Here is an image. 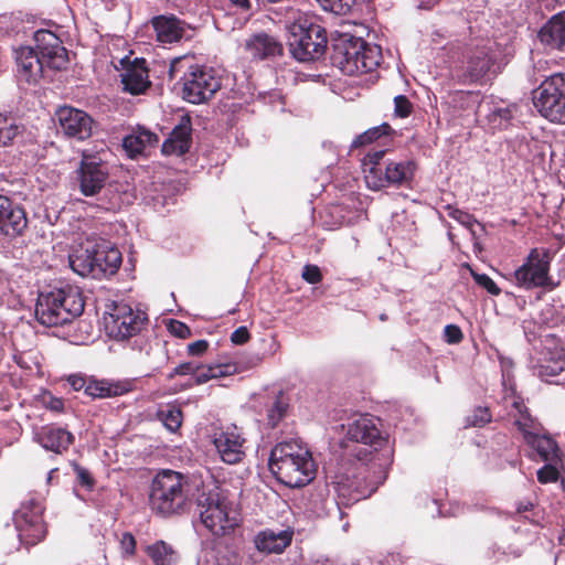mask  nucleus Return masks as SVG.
Listing matches in <instances>:
<instances>
[{"mask_svg":"<svg viewBox=\"0 0 565 565\" xmlns=\"http://www.w3.org/2000/svg\"><path fill=\"white\" fill-rule=\"evenodd\" d=\"M199 491V484L189 476L164 469L151 481L149 504L152 512L163 518L182 515L191 511Z\"/></svg>","mask_w":565,"mask_h":565,"instance_id":"obj_1","label":"nucleus"},{"mask_svg":"<svg viewBox=\"0 0 565 565\" xmlns=\"http://www.w3.org/2000/svg\"><path fill=\"white\" fill-rule=\"evenodd\" d=\"M35 46H20L14 50L17 72L20 78L28 83H36L43 75L44 68L64 70L68 64L66 49L62 41L49 30H38L34 33Z\"/></svg>","mask_w":565,"mask_h":565,"instance_id":"obj_2","label":"nucleus"},{"mask_svg":"<svg viewBox=\"0 0 565 565\" xmlns=\"http://www.w3.org/2000/svg\"><path fill=\"white\" fill-rule=\"evenodd\" d=\"M269 468L277 480L289 488L309 484L317 473L309 448L296 438L278 443L271 449Z\"/></svg>","mask_w":565,"mask_h":565,"instance_id":"obj_3","label":"nucleus"},{"mask_svg":"<svg viewBox=\"0 0 565 565\" xmlns=\"http://www.w3.org/2000/svg\"><path fill=\"white\" fill-rule=\"evenodd\" d=\"M84 307L81 289L65 284L40 292L35 306V317L41 324L46 327L63 326L79 317Z\"/></svg>","mask_w":565,"mask_h":565,"instance_id":"obj_4","label":"nucleus"},{"mask_svg":"<svg viewBox=\"0 0 565 565\" xmlns=\"http://www.w3.org/2000/svg\"><path fill=\"white\" fill-rule=\"evenodd\" d=\"M182 74V97L191 104H203L210 100L221 88V77L212 67L193 63L189 56H180L170 63L169 76L171 79Z\"/></svg>","mask_w":565,"mask_h":565,"instance_id":"obj_5","label":"nucleus"},{"mask_svg":"<svg viewBox=\"0 0 565 565\" xmlns=\"http://www.w3.org/2000/svg\"><path fill=\"white\" fill-rule=\"evenodd\" d=\"M195 502L202 524L212 534L224 536L238 525L237 510L217 488L207 491L203 489L196 495Z\"/></svg>","mask_w":565,"mask_h":565,"instance_id":"obj_6","label":"nucleus"},{"mask_svg":"<svg viewBox=\"0 0 565 565\" xmlns=\"http://www.w3.org/2000/svg\"><path fill=\"white\" fill-rule=\"evenodd\" d=\"M381 49L361 38L350 36L337 45L335 58L341 70L349 74H363L375 70L381 61Z\"/></svg>","mask_w":565,"mask_h":565,"instance_id":"obj_7","label":"nucleus"},{"mask_svg":"<svg viewBox=\"0 0 565 565\" xmlns=\"http://www.w3.org/2000/svg\"><path fill=\"white\" fill-rule=\"evenodd\" d=\"M288 46L292 56L300 62L317 60L327 47L326 30L307 19L299 20L289 28Z\"/></svg>","mask_w":565,"mask_h":565,"instance_id":"obj_8","label":"nucleus"},{"mask_svg":"<svg viewBox=\"0 0 565 565\" xmlns=\"http://www.w3.org/2000/svg\"><path fill=\"white\" fill-rule=\"evenodd\" d=\"M554 254L548 248H532L524 263L514 271L515 284L526 290L539 287L554 289L556 284L550 277Z\"/></svg>","mask_w":565,"mask_h":565,"instance_id":"obj_9","label":"nucleus"},{"mask_svg":"<svg viewBox=\"0 0 565 565\" xmlns=\"http://www.w3.org/2000/svg\"><path fill=\"white\" fill-rule=\"evenodd\" d=\"M537 111L552 122L565 124V74H554L533 92Z\"/></svg>","mask_w":565,"mask_h":565,"instance_id":"obj_10","label":"nucleus"},{"mask_svg":"<svg viewBox=\"0 0 565 565\" xmlns=\"http://www.w3.org/2000/svg\"><path fill=\"white\" fill-rule=\"evenodd\" d=\"M109 177L106 162L98 156L83 152L76 180L79 191L86 196H94L105 186Z\"/></svg>","mask_w":565,"mask_h":565,"instance_id":"obj_11","label":"nucleus"},{"mask_svg":"<svg viewBox=\"0 0 565 565\" xmlns=\"http://www.w3.org/2000/svg\"><path fill=\"white\" fill-rule=\"evenodd\" d=\"M14 523L20 540L26 544H36L45 536L42 507L35 500H30L20 507L14 514Z\"/></svg>","mask_w":565,"mask_h":565,"instance_id":"obj_12","label":"nucleus"},{"mask_svg":"<svg viewBox=\"0 0 565 565\" xmlns=\"http://www.w3.org/2000/svg\"><path fill=\"white\" fill-rule=\"evenodd\" d=\"M145 321L146 317L140 312H135L131 307L116 305L106 320V328L110 337L117 340H125L137 334Z\"/></svg>","mask_w":565,"mask_h":565,"instance_id":"obj_13","label":"nucleus"},{"mask_svg":"<svg viewBox=\"0 0 565 565\" xmlns=\"http://www.w3.org/2000/svg\"><path fill=\"white\" fill-rule=\"evenodd\" d=\"M55 117L66 136L77 140H85L90 137L94 121L84 110L63 106L56 110Z\"/></svg>","mask_w":565,"mask_h":565,"instance_id":"obj_14","label":"nucleus"},{"mask_svg":"<svg viewBox=\"0 0 565 565\" xmlns=\"http://www.w3.org/2000/svg\"><path fill=\"white\" fill-rule=\"evenodd\" d=\"M213 444L221 459L225 463H238L245 456V438L238 431L236 426L227 427L226 429L214 433Z\"/></svg>","mask_w":565,"mask_h":565,"instance_id":"obj_15","label":"nucleus"},{"mask_svg":"<svg viewBox=\"0 0 565 565\" xmlns=\"http://www.w3.org/2000/svg\"><path fill=\"white\" fill-rule=\"evenodd\" d=\"M347 437L351 441L373 447L375 450L386 441L377 426V419L369 415H360L349 423Z\"/></svg>","mask_w":565,"mask_h":565,"instance_id":"obj_16","label":"nucleus"},{"mask_svg":"<svg viewBox=\"0 0 565 565\" xmlns=\"http://www.w3.org/2000/svg\"><path fill=\"white\" fill-rule=\"evenodd\" d=\"M26 225L24 210L9 198L0 195V233L8 237H17L23 233Z\"/></svg>","mask_w":565,"mask_h":565,"instance_id":"obj_17","label":"nucleus"},{"mask_svg":"<svg viewBox=\"0 0 565 565\" xmlns=\"http://www.w3.org/2000/svg\"><path fill=\"white\" fill-rule=\"evenodd\" d=\"M387 157L385 150L369 152L362 160L364 180L369 189L381 190L387 186Z\"/></svg>","mask_w":565,"mask_h":565,"instance_id":"obj_18","label":"nucleus"},{"mask_svg":"<svg viewBox=\"0 0 565 565\" xmlns=\"http://www.w3.org/2000/svg\"><path fill=\"white\" fill-rule=\"evenodd\" d=\"M95 247H98L96 238H87L68 256L70 266L74 273L82 277L98 278L100 268L94 267Z\"/></svg>","mask_w":565,"mask_h":565,"instance_id":"obj_19","label":"nucleus"},{"mask_svg":"<svg viewBox=\"0 0 565 565\" xmlns=\"http://www.w3.org/2000/svg\"><path fill=\"white\" fill-rule=\"evenodd\" d=\"M191 132V119L188 115H184L162 143V153L166 156H182L186 153L192 145Z\"/></svg>","mask_w":565,"mask_h":565,"instance_id":"obj_20","label":"nucleus"},{"mask_svg":"<svg viewBox=\"0 0 565 565\" xmlns=\"http://www.w3.org/2000/svg\"><path fill=\"white\" fill-rule=\"evenodd\" d=\"M124 90L131 95L143 94L149 87L148 68L143 58H135L120 74Z\"/></svg>","mask_w":565,"mask_h":565,"instance_id":"obj_21","label":"nucleus"},{"mask_svg":"<svg viewBox=\"0 0 565 565\" xmlns=\"http://www.w3.org/2000/svg\"><path fill=\"white\" fill-rule=\"evenodd\" d=\"M292 536L294 531L291 529H266L257 533V535L254 539V543L259 552L267 554H279L282 553L290 545Z\"/></svg>","mask_w":565,"mask_h":565,"instance_id":"obj_22","label":"nucleus"},{"mask_svg":"<svg viewBox=\"0 0 565 565\" xmlns=\"http://www.w3.org/2000/svg\"><path fill=\"white\" fill-rule=\"evenodd\" d=\"M96 243L98 247L94 248L96 253H94L93 262L94 267L100 268L98 278L105 275H114L121 264L120 252L111 243L103 238H96Z\"/></svg>","mask_w":565,"mask_h":565,"instance_id":"obj_23","label":"nucleus"},{"mask_svg":"<svg viewBox=\"0 0 565 565\" xmlns=\"http://www.w3.org/2000/svg\"><path fill=\"white\" fill-rule=\"evenodd\" d=\"M157 39L161 43L179 42L188 30L186 24L178 18L160 15L152 20Z\"/></svg>","mask_w":565,"mask_h":565,"instance_id":"obj_24","label":"nucleus"},{"mask_svg":"<svg viewBox=\"0 0 565 565\" xmlns=\"http://www.w3.org/2000/svg\"><path fill=\"white\" fill-rule=\"evenodd\" d=\"M36 439L46 450L61 454L73 443V435L61 427L46 426L38 434Z\"/></svg>","mask_w":565,"mask_h":565,"instance_id":"obj_25","label":"nucleus"},{"mask_svg":"<svg viewBox=\"0 0 565 565\" xmlns=\"http://www.w3.org/2000/svg\"><path fill=\"white\" fill-rule=\"evenodd\" d=\"M541 42L547 47L562 49L565 45V11L552 17L539 33Z\"/></svg>","mask_w":565,"mask_h":565,"instance_id":"obj_26","label":"nucleus"},{"mask_svg":"<svg viewBox=\"0 0 565 565\" xmlns=\"http://www.w3.org/2000/svg\"><path fill=\"white\" fill-rule=\"evenodd\" d=\"M159 142V137L146 128H137L122 140V147L130 158L141 154L147 148Z\"/></svg>","mask_w":565,"mask_h":565,"instance_id":"obj_27","label":"nucleus"},{"mask_svg":"<svg viewBox=\"0 0 565 565\" xmlns=\"http://www.w3.org/2000/svg\"><path fill=\"white\" fill-rule=\"evenodd\" d=\"M492 57L484 51H478L469 58L460 76L463 84L479 83L490 70Z\"/></svg>","mask_w":565,"mask_h":565,"instance_id":"obj_28","label":"nucleus"},{"mask_svg":"<svg viewBox=\"0 0 565 565\" xmlns=\"http://www.w3.org/2000/svg\"><path fill=\"white\" fill-rule=\"evenodd\" d=\"M246 50L256 58L263 60L281 53V45L270 35L258 33L246 42Z\"/></svg>","mask_w":565,"mask_h":565,"instance_id":"obj_29","label":"nucleus"},{"mask_svg":"<svg viewBox=\"0 0 565 565\" xmlns=\"http://www.w3.org/2000/svg\"><path fill=\"white\" fill-rule=\"evenodd\" d=\"M387 186L408 184L416 171V163L413 160H392L387 158Z\"/></svg>","mask_w":565,"mask_h":565,"instance_id":"obj_30","label":"nucleus"},{"mask_svg":"<svg viewBox=\"0 0 565 565\" xmlns=\"http://www.w3.org/2000/svg\"><path fill=\"white\" fill-rule=\"evenodd\" d=\"M505 402H510V415L514 417V425L523 434L524 440L526 441L527 435L535 434L533 418L529 415L520 397L512 396L510 399L505 397Z\"/></svg>","mask_w":565,"mask_h":565,"instance_id":"obj_31","label":"nucleus"},{"mask_svg":"<svg viewBox=\"0 0 565 565\" xmlns=\"http://www.w3.org/2000/svg\"><path fill=\"white\" fill-rule=\"evenodd\" d=\"M289 407V397L282 392H275L267 403V425L275 428L286 416Z\"/></svg>","mask_w":565,"mask_h":565,"instance_id":"obj_32","label":"nucleus"},{"mask_svg":"<svg viewBox=\"0 0 565 565\" xmlns=\"http://www.w3.org/2000/svg\"><path fill=\"white\" fill-rule=\"evenodd\" d=\"M126 392V388L119 384L105 380L88 379L86 386V395L93 398H109L120 396Z\"/></svg>","mask_w":565,"mask_h":565,"instance_id":"obj_33","label":"nucleus"},{"mask_svg":"<svg viewBox=\"0 0 565 565\" xmlns=\"http://www.w3.org/2000/svg\"><path fill=\"white\" fill-rule=\"evenodd\" d=\"M526 443L536 450L542 460L556 461L558 459V446L554 439L539 434L527 435Z\"/></svg>","mask_w":565,"mask_h":565,"instance_id":"obj_34","label":"nucleus"},{"mask_svg":"<svg viewBox=\"0 0 565 565\" xmlns=\"http://www.w3.org/2000/svg\"><path fill=\"white\" fill-rule=\"evenodd\" d=\"M237 366L234 363H221L214 365H199L195 372V383L203 384L212 379H220L236 373Z\"/></svg>","mask_w":565,"mask_h":565,"instance_id":"obj_35","label":"nucleus"},{"mask_svg":"<svg viewBox=\"0 0 565 565\" xmlns=\"http://www.w3.org/2000/svg\"><path fill=\"white\" fill-rule=\"evenodd\" d=\"M23 126L6 114H0V147L13 146L14 141L22 136Z\"/></svg>","mask_w":565,"mask_h":565,"instance_id":"obj_36","label":"nucleus"},{"mask_svg":"<svg viewBox=\"0 0 565 565\" xmlns=\"http://www.w3.org/2000/svg\"><path fill=\"white\" fill-rule=\"evenodd\" d=\"M147 553L156 565H175L178 562L175 551L163 541L148 546Z\"/></svg>","mask_w":565,"mask_h":565,"instance_id":"obj_37","label":"nucleus"},{"mask_svg":"<svg viewBox=\"0 0 565 565\" xmlns=\"http://www.w3.org/2000/svg\"><path fill=\"white\" fill-rule=\"evenodd\" d=\"M539 374L547 382L565 385V360L547 361L540 366Z\"/></svg>","mask_w":565,"mask_h":565,"instance_id":"obj_38","label":"nucleus"},{"mask_svg":"<svg viewBox=\"0 0 565 565\" xmlns=\"http://www.w3.org/2000/svg\"><path fill=\"white\" fill-rule=\"evenodd\" d=\"M158 417L164 427L174 433L182 424V412L178 406L169 405L158 412Z\"/></svg>","mask_w":565,"mask_h":565,"instance_id":"obj_39","label":"nucleus"},{"mask_svg":"<svg viewBox=\"0 0 565 565\" xmlns=\"http://www.w3.org/2000/svg\"><path fill=\"white\" fill-rule=\"evenodd\" d=\"M391 131V126L388 124H383L377 127H373L363 134L359 135L352 142V148L362 147L373 142L379 139L381 136L388 135Z\"/></svg>","mask_w":565,"mask_h":565,"instance_id":"obj_40","label":"nucleus"},{"mask_svg":"<svg viewBox=\"0 0 565 565\" xmlns=\"http://www.w3.org/2000/svg\"><path fill=\"white\" fill-rule=\"evenodd\" d=\"M446 211H447V214L449 217L456 220L461 225L467 227L470 231L472 237L473 238L476 237V232L473 230V225L478 224V222L471 214L463 212V211H461L457 207H454L451 205L446 206Z\"/></svg>","mask_w":565,"mask_h":565,"instance_id":"obj_41","label":"nucleus"},{"mask_svg":"<svg viewBox=\"0 0 565 565\" xmlns=\"http://www.w3.org/2000/svg\"><path fill=\"white\" fill-rule=\"evenodd\" d=\"M324 10L331 11L339 15L350 12L355 0H317Z\"/></svg>","mask_w":565,"mask_h":565,"instance_id":"obj_42","label":"nucleus"},{"mask_svg":"<svg viewBox=\"0 0 565 565\" xmlns=\"http://www.w3.org/2000/svg\"><path fill=\"white\" fill-rule=\"evenodd\" d=\"M413 105L408 98L404 95H397L394 97V114L397 117L406 118L411 115Z\"/></svg>","mask_w":565,"mask_h":565,"instance_id":"obj_43","label":"nucleus"},{"mask_svg":"<svg viewBox=\"0 0 565 565\" xmlns=\"http://www.w3.org/2000/svg\"><path fill=\"white\" fill-rule=\"evenodd\" d=\"M491 420V414L486 407H478L473 414L467 417V424L470 426H483Z\"/></svg>","mask_w":565,"mask_h":565,"instance_id":"obj_44","label":"nucleus"},{"mask_svg":"<svg viewBox=\"0 0 565 565\" xmlns=\"http://www.w3.org/2000/svg\"><path fill=\"white\" fill-rule=\"evenodd\" d=\"M472 276L476 280V282L483 287L484 289H487V291L491 295H499L500 294V288L497 286V284L486 274H476V273H472Z\"/></svg>","mask_w":565,"mask_h":565,"instance_id":"obj_45","label":"nucleus"},{"mask_svg":"<svg viewBox=\"0 0 565 565\" xmlns=\"http://www.w3.org/2000/svg\"><path fill=\"white\" fill-rule=\"evenodd\" d=\"M558 476L559 472L553 465H545L537 471V480L541 483L555 482Z\"/></svg>","mask_w":565,"mask_h":565,"instance_id":"obj_46","label":"nucleus"},{"mask_svg":"<svg viewBox=\"0 0 565 565\" xmlns=\"http://www.w3.org/2000/svg\"><path fill=\"white\" fill-rule=\"evenodd\" d=\"M73 470L76 475V478L79 482V484H82L83 487L87 488V489H92L93 486H94V479L93 477L90 476L89 471L87 469H85L84 467L77 465V463H74L73 465Z\"/></svg>","mask_w":565,"mask_h":565,"instance_id":"obj_47","label":"nucleus"},{"mask_svg":"<svg viewBox=\"0 0 565 565\" xmlns=\"http://www.w3.org/2000/svg\"><path fill=\"white\" fill-rule=\"evenodd\" d=\"M301 276L309 284H318L322 280L320 268L316 265H306Z\"/></svg>","mask_w":565,"mask_h":565,"instance_id":"obj_48","label":"nucleus"},{"mask_svg":"<svg viewBox=\"0 0 565 565\" xmlns=\"http://www.w3.org/2000/svg\"><path fill=\"white\" fill-rule=\"evenodd\" d=\"M445 340L447 343L456 344L462 340L461 329L456 324H448L444 330Z\"/></svg>","mask_w":565,"mask_h":565,"instance_id":"obj_49","label":"nucleus"},{"mask_svg":"<svg viewBox=\"0 0 565 565\" xmlns=\"http://www.w3.org/2000/svg\"><path fill=\"white\" fill-rule=\"evenodd\" d=\"M199 370V365L192 362H185L178 365L169 375L168 379H173L177 375H189L192 374L195 376V372Z\"/></svg>","mask_w":565,"mask_h":565,"instance_id":"obj_50","label":"nucleus"},{"mask_svg":"<svg viewBox=\"0 0 565 565\" xmlns=\"http://www.w3.org/2000/svg\"><path fill=\"white\" fill-rule=\"evenodd\" d=\"M169 330L173 335L180 339H185L191 334L190 328L185 323L178 320H172L170 322Z\"/></svg>","mask_w":565,"mask_h":565,"instance_id":"obj_51","label":"nucleus"},{"mask_svg":"<svg viewBox=\"0 0 565 565\" xmlns=\"http://www.w3.org/2000/svg\"><path fill=\"white\" fill-rule=\"evenodd\" d=\"M120 547L127 555H132L136 550V540L131 533H124L120 540Z\"/></svg>","mask_w":565,"mask_h":565,"instance_id":"obj_52","label":"nucleus"},{"mask_svg":"<svg viewBox=\"0 0 565 565\" xmlns=\"http://www.w3.org/2000/svg\"><path fill=\"white\" fill-rule=\"evenodd\" d=\"M209 348V342L206 340H198L190 344H188V353L193 356H200Z\"/></svg>","mask_w":565,"mask_h":565,"instance_id":"obj_53","label":"nucleus"},{"mask_svg":"<svg viewBox=\"0 0 565 565\" xmlns=\"http://www.w3.org/2000/svg\"><path fill=\"white\" fill-rule=\"evenodd\" d=\"M249 338L250 334L246 327H239L231 334V341L235 344H244Z\"/></svg>","mask_w":565,"mask_h":565,"instance_id":"obj_54","label":"nucleus"},{"mask_svg":"<svg viewBox=\"0 0 565 565\" xmlns=\"http://www.w3.org/2000/svg\"><path fill=\"white\" fill-rule=\"evenodd\" d=\"M67 381L74 391L84 390V393L86 394V386L88 385V379H85L79 375H71Z\"/></svg>","mask_w":565,"mask_h":565,"instance_id":"obj_55","label":"nucleus"},{"mask_svg":"<svg viewBox=\"0 0 565 565\" xmlns=\"http://www.w3.org/2000/svg\"><path fill=\"white\" fill-rule=\"evenodd\" d=\"M515 110H516L515 106L498 108L493 111V117H499L502 120L509 121L513 118Z\"/></svg>","mask_w":565,"mask_h":565,"instance_id":"obj_56","label":"nucleus"},{"mask_svg":"<svg viewBox=\"0 0 565 565\" xmlns=\"http://www.w3.org/2000/svg\"><path fill=\"white\" fill-rule=\"evenodd\" d=\"M47 407L54 412H62L64 408V402L62 398L51 396L47 402Z\"/></svg>","mask_w":565,"mask_h":565,"instance_id":"obj_57","label":"nucleus"},{"mask_svg":"<svg viewBox=\"0 0 565 565\" xmlns=\"http://www.w3.org/2000/svg\"><path fill=\"white\" fill-rule=\"evenodd\" d=\"M233 4L243 8L248 9L249 8V1L248 0H230Z\"/></svg>","mask_w":565,"mask_h":565,"instance_id":"obj_58","label":"nucleus"},{"mask_svg":"<svg viewBox=\"0 0 565 565\" xmlns=\"http://www.w3.org/2000/svg\"><path fill=\"white\" fill-rule=\"evenodd\" d=\"M358 457L359 460H363L364 458L361 456L362 455V449H354L353 450Z\"/></svg>","mask_w":565,"mask_h":565,"instance_id":"obj_59","label":"nucleus"}]
</instances>
